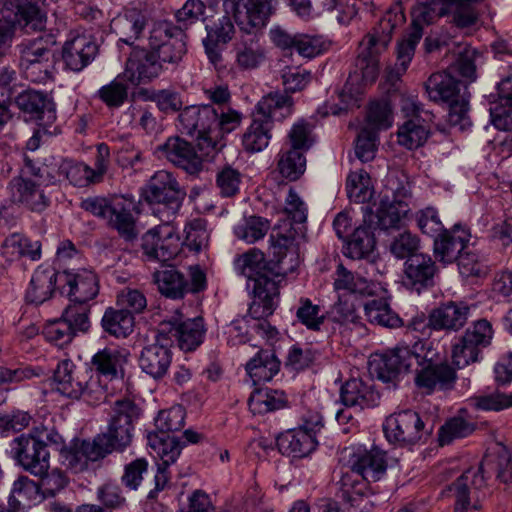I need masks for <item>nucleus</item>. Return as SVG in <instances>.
<instances>
[{
    "label": "nucleus",
    "instance_id": "obj_21",
    "mask_svg": "<svg viewBox=\"0 0 512 512\" xmlns=\"http://www.w3.org/2000/svg\"><path fill=\"white\" fill-rule=\"evenodd\" d=\"M470 238V231L459 224H455L451 229H445L434 238L435 259L444 265L455 262L467 249Z\"/></svg>",
    "mask_w": 512,
    "mask_h": 512
},
{
    "label": "nucleus",
    "instance_id": "obj_33",
    "mask_svg": "<svg viewBox=\"0 0 512 512\" xmlns=\"http://www.w3.org/2000/svg\"><path fill=\"white\" fill-rule=\"evenodd\" d=\"M456 380L455 370L448 364H429L422 368L416 375L417 387L427 394L435 390L451 389Z\"/></svg>",
    "mask_w": 512,
    "mask_h": 512
},
{
    "label": "nucleus",
    "instance_id": "obj_25",
    "mask_svg": "<svg viewBox=\"0 0 512 512\" xmlns=\"http://www.w3.org/2000/svg\"><path fill=\"white\" fill-rule=\"evenodd\" d=\"M15 104L26 120L42 121L46 116L51 123L56 118L53 103L44 92L24 90L15 97Z\"/></svg>",
    "mask_w": 512,
    "mask_h": 512
},
{
    "label": "nucleus",
    "instance_id": "obj_15",
    "mask_svg": "<svg viewBox=\"0 0 512 512\" xmlns=\"http://www.w3.org/2000/svg\"><path fill=\"white\" fill-rule=\"evenodd\" d=\"M420 363V356L407 345H397L369 362L370 372L383 382H392L408 372L414 364Z\"/></svg>",
    "mask_w": 512,
    "mask_h": 512
},
{
    "label": "nucleus",
    "instance_id": "obj_46",
    "mask_svg": "<svg viewBox=\"0 0 512 512\" xmlns=\"http://www.w3.org/2000/svg\"><path fill=\"white\" fill-rule=\"evenodd\" d=\"M236 63L242 70L258 68L266 59L265 48L256 36L242 38L235 47Z\"/></svg>",
    "mask_w": 512,
    "mask_h": 512
},
{
    "label": "nucleus",
    "instance_id": "obj_4",
    "mask_svg": "<svg viewBox=\"0 0 512 512\" xmlns=\"http://www.w3.org/2000/svg\"><path fill=\"white\" fill-rule=\"evenodd\" d=\"M406 21L401 5L389 8L379 19L372 30L367 33L360 43L358 65L364 76L375 77L379 56L392 40L394 32L401 28Z\"/></svg>",
    "mask_w": 512,
    "mask_h": 512
},
{
    "label": "nucleus",
    "instance_id": "obj_23",
    "mask_svg": "<svg viewBox=\"0 0 512 512\" xmlns=\"http://www.w3.org/2000/svg\"><path fill=\"white\" fill-rule=\"evenodd\" d=\"M404 285L417 293L434 286L438 272L435 261L428 254L412 255L405 263Z\"/></svg>",
    "mask_w": 512,
    "mask_h": 512
},
{
    "label": "nucleus",
    "instance_id": "obj_7",
    "mask_svg": "<svg viewBox=\"0 0 512 512\" xmlns=\"http://www.w3.org/2000/svg\"><path fill=\"white\" fill-rule=\"evenodd\" d=\"M186 197V191L180 186L171 172L157 171L150 179L144 193V198L150 204H155L156 215L171 219L179 211Z\"/></svg>",
    "mask_w": 512,
    "mask_h": 512
},
{
    "label": "nucleus",
    "instance_id": "obj_59",
    "mask_svg": "<svg viewBox=\"0 0 512 512\" xmlns=\"http://www.w3.org/2000/svg\"><path fill=\"white\" fill-rule=\"evenodd\" d=\"M346 191L349 199L355 203H365L372 197L369 174L360 169L351 172L347 177Z\"/></svg>",
    "mask_w": 512,
    "mask_h": 512
},
{
    "label": "nucleus",
    "instance_id": "obj_32",
    "mask_svg": "<svg viewBox=\"0 0 512 512\" xmlns=\"http://www.w3.org/2000/svg\"><path fill=\"white\" fill-rule=\"evenodd\" d=\"M333 287L339 295L373 296L378 285L339 264L334 272Z\"/></svg>",
    "mask_w": 512,
    "mask_h": 512
},
{
    "label": "nucleus",
    "instance_id": "obj_55",
    "mask_svg": "<svg viewBox=\"0 0 512 512\" xmlns=\"http://www.w3.org/2000/svg\"><path fill=\"white\" fill-rule=\"evenodd\" d=\"M79 381H82L81 398L90 405H97L107 398V383H103L101 377L87 368L79 373Z\"/></svg>",
    "mask_w": 512,
    "mask_h": 512
},
{
    "label": "nucleus",
    "instance_id": "obj_36",
    "mask_svg": "<svg viewBox=\"0 0 512 512\" xmlns=\"http://www.w3.org/2000/svg\"><path fill=\"white\" fill-rule=\"evenodd\" d=\"M499 102L494 103L489 111L491 123L498 130H512V73L497 85Z\"/></svg>",
    "mask_w": 512,
    "mask_h": 512
},
{
    "label": "nucleus",
    "instance_id": "obj_14",
    "mask_svg": "<svg viewBox=\"0 0 512 512\" xmlns=\"http://www.w3.org/2000/svg\"><path fill=\"white\" fill-rule=\"evenodd\" d=\"M149 45L162 62V66L165 63L178 64L186 53L183 31L167 22L158 23L153 27Z\"/></svg>",
    "mask_w": 512,
    "mask_h": 512
},
{
    "label": "nucleus",
    "instance_id": "obj_5",
    "mask_svg": "<svg viewBox=\"0 0 512 512\" xmlns=\"http://www.w3.org/2000/svg\"><path fill=\"white\" fill-rule=\"evenodd\" d=\"M140 416L139 407L130 399L114 402L108 421L107 431L95 436L98 446L107 454L122 452L132 442L134 422Z\"/></svg>",
    "mask_w": 512,
    "mask_h": 512
},
{
    "label": "nucleus",
    "instance_id": "obj_58",
    "mask_svg": "<svg viewBox=\"0 0 512 512\" xmlns=\"http://www.w3.org/2000/svg\"><path fill=\"white\" fill-rule=\"evenodd\" d=\"M475 424L461 415L447 420L439 430V443L441 446L449 445L452 441L472 434Z\"/></svg>",
    "mask_w": 512,
    "mask_h": 512
},
{
    "label": "nucleus",
    "instance_id": "obj_57",
    "mask_svg": "<svg viewBox=\"0 0 512 512\" xmlns=\"http://www.w3.org/2000/svg\"><path fill=\"white\" fill-rule=\"evenodd\" d=\"M456 261H458L459 271L464 277H483L489 272L487 259L474 248H470L469 245Z\"/></svg>",
    "mask_w": 512,
    "mask_h": 512
},
{
    "label": "nucleus",
    "instance_id": "obj_31",
    "mask_svg": "<svg viewBox=\"0 0 512 512\" xmlns=\"http://www.w3.org/2000/svg\"><path fill=\"white\" fill-rule=\"evenodd\" d=\"M279 452L292 458H304L317 447L315 435L309 434L299 428L281 433L276 439Z\"/></svg>",
    "mask_w": 512,
    "mask_h": 512
},
{
    "label": "nucleus",
    "instance_id": "obj_20",
    "mask_svg": "<svg viewBox=\"0 0 512 512\" xmlns=\"http://www.w3.org/2000/svg\"><path fill=\"white\" fill-rule=\"evenodd\" d=\"M99 46L94 35L78 34L65 42L62 49L63 61L70 70L80 72L94 61Z\"/></svg>",
    "mask_w": 512,
    "mask_h": 512
},
{
    "label": "nucleus",
    "instance_id": "obj_22",
    "mask_svg": "<svg viewBox=\"0 0 512 512\" xmlns=\"http://www.w3.org/2000/svg\"><path fill=\"white\" fill-rule=\"evenodd\" d=\"M491 459H484L478 470L468 469L449 486V491L455 497V512H471L479 510L481 506L478 503L470 504L469 487L480 488L484 484V473L486 468L493 465Z\"/></svg>",
    "mask_w": 512,
    "mask_h": 512
},
{
    "label": "nucleus",
    "instance_id": "obj_39",
    "mask_svg": "<svg viewBox=\"0 0 512 512\" xmlns=\"http://www.w3.org/2000/svg\"><path fill=\"white\" fill-rule=\"evenodd\" d=\"M94 437L92 441L83 440L69 450L62 451L66 465L75 472H80L88 467L89 461H98L108 454L99 447Z\"/></svg>",
    "mask_w": 512,
    "mask_h": 512
},
{
    "label": "nucleus",
    "instance_id": "obj_11",
    "mask_svg": "<svg viewBox=\"0 0 512 512\" xmlns=\"http://www.w3.org/2000/svg\"><path fill=\"white\" fill-rule=\"evenodd\" d=\"M153 277L160 293L172 299H180L187 293H198L206 288V276L199 266L189 268L190 280L172 266L155 271Z\"/></svg>",
    "mask_w": 512,
    "mask_h": 512
},
{
    "label": "nucleus",
    "instance_id": "obj_6",
    "mask_svg": "<svg viewBox=\"0 0 512 512\" xmlns=\"http://www.w3.org/2000/svg\"><path fill=\"white\" fill-rule=\"evenodd\" d=\"M385 437L390 443L401 447L424 444L433 432L421 416L413 410H403L386 418L383 424Z\"/></svg>",
    "mask_w": 512,
    "mask_h": 512
},
{
    "label": "nucleus",
    "instance_id": "obj_63",
    "mask_svg": "<svg viewBox=\"0 0 512 512\" xmlns=\"http://www.w3.org/2000/svg\"><path fill=\"white\" fill-rule=\"evenodd\" d=\"M269 230V223L262 217L250 216L242 224L235 227L234 233L238 239L254 243L262 239Z\"/></svg>",
    "mask_w": 512,
    "mask_h": 512
},
{
    "label": "nucleus",
    "instance_id": "obj_28",
    "mask_svg": "<svg viewBox=\"0 0 512 512\" xmlns=\"http://www.w3.org/2000/svg\"><path fill=\"white\" fill-rule=\"evenodd\" d=\"M134 202L124 196L112 197L110 214L107 216V224L115 229L121 237L133 240L137 237L136 219L132 214Z\"/></svg>",
    "mask_w": 512,
    "mask_h": 512
},
{
    "label": "nucleus",
    "instance_id": "obj_40",
    "mask_svg": "<svg viewBox=\"0 0 512 512\" xmlns=\"http://www.w3.org/2000/svg\"><path fill=\"white\" fill-rule=\"evenodd\" d=\"M56 38L53 34L44 32L36 38L24 40L18 45L20 64H30L38 61H50L53 57V47Z\"/></svg>",
    "mask_w": 512,
    "mask_h": 512
},
{
    "label": "nucleus",
    "instance_id": "obj_10",
    "mask_svg": "<svg viewBox=\"0 0 512 512\" xmlns=\"http://www.w3.org/2000/svg\"><path fill=\"white\" fill-rule=\"evenodd\" d=\"M216 108L212 105H192L185 107L179 114V129L182 133L196 137L199 149L206 155L215 151L214 144L210 143V137L214 138V124Z\"/></svg>",
    "mask_w": 512,
    "mask_h": 512
},
{
    "label": "nucleus",
    "instance_id": "obj_62",
    "mask_svg": "<svg viewBox=\"0 0 512 512\" xmlns=\"http://www.w3.org/2000/svg\"><path fill=\"white\" fill-rule=\"evenodd\" d=\"M283 213L286 218L282 221H289L291 226L305 227L304 224L307 220L308 208L306 203L293 188L289 189L285 198Z\"/></svg>",
    "mask_w": 512,
    "mask_h": 512
},
{
    "label": "nucleus",
    "instance_id": "obj_8",
    "mask_svg": "<svg viewBox=\"0 0 512 512\" xmlns=\"http://www.w3.org/2000/svg\"><path fill=\"white\" fill-rule=\"evenodd\" d=\"M494 331L486 319L474 321L453 345V363L460 369L480 360L483 349L493 339Z\"/></svg>",
    "mask_w": 512,
    "mask_h": 512
},
{
    "label": "nucleus",
    "instance_id": "obj_43",
    "mask_svg": "<svg viewBox=\"0 0 512 512\" xmlns=\"http://www.w3.org/2000/svg\"><path fill=\"white\" fill-rule=\"evenodd\" d=\"M280 370V361L271 350H259L246 364V371L254 384L270 381Z\"/></svg>",
    "mask_w": 512,
    "mask_h": 512
},
{
    "label": "nucleus",
    "instance_id": "obj_9",
    "mask_svg": "<svg viewBox=\"0 0 512 512\" xmlns=\"http://www.w3.org/2000/svg\"><path fill=\"white\" fill-rule=\"evenodd\" d=\"M163 222L148 230L141 238V250L146 261L167 262L180 251V238L172 219L159 216Z\"/></svg>",
    "mask_w": 512,
    "mask_h": 512
},
{
    "label": "nucleus",
    "instance_id": "obj_48",
    "mask_svg": "<svg viewBox=\"0 0 512 512\" xmlns=\"http://www.w3.org/2000/svg\"><path fill=\"white\" fill-rule=\"evenodd\" d=\"M427 119L416 117L408 119L398 129V143L409 149H416L422 146L430 135V127L427 125Z\"/></svg>",
    "mask_w": 512,
    "mask_h": 512
},
{
    "label": "nucleus",
    "instance_id": "obj_42",
    "mask_svg": "<svg viewBox=\"0 0 512 512\" xmlns=\"http://www.w3.org/2000/svg\"><path fill=\"white\" fill-rule=\"evenodd\" d=\"M83 371L84 369H76L69 359L61 361L54 372L56 390L68 398H81L83 390L82 381H79V373Z\"/></svg>",
    "mask_w": 512,
    "mask_h": 512
},
{
    "label": "nucleus",
    "instance_id": "obj_60",
    "mask_svg": "<svg viewBox=\"0 0 512 512\" xmlns=\"http://www.w3.org/2000/svg\"><path fill=\"white\" fill-rule=\"evenodd\" d=\"M58 173L75 186L83 187L89 183L99 182L92 168L83 163H75L72 160H63L59 165Z\"/></svg>",
    "mask_w": 512,
    "mask_h": 512
},
{
    "label": "nucleus",
    "instance_id": "obj_64",
    "mask_svg": "<svg viewBox=\"0 0 512 512\" xmlns=\"http://www.w3.org/2000/svg\"><path fill=\"white\" fill-rule=\"evenodd\" d=\"M116 150V161L122 168H134L141 161L142 152L128 136L112 139Z\"/></svg>",
    "mask_w": 512,
    "mask_h": 512
},
{
    "label": "nucleus",
    "instance_id": "obj_50",
    "mask_svg": "<svg viewBox=\"0 0 512 512\" xmlns=\"http://www.w3.org/2000/svg\"><path fill=\"white\" fill-rule=\"evenodd\" d=\"M242 122V114L230 107H219L216 109V119L214 128V138L210 137V143L214 144L215 151L219 150L223 144L221 143L225 134L236 130Z\"/></svg>",
    "mask_w": 512,
    "mask_h": 512
},
{
    "label": "nucleus",
    "instance_id": "obj_16",
    "mask_svg": "<svg viewBox=\"0 0 512 512\" xmlns=\"http://www.w3.org/2000/svg\"><path fill=\"white\" fill-rule=\"evenodd\" d=\"M85 311L82 306H67L60 319L46 324L43 331L45 338L56 346L63 347L69 344L78 332H87L90 321Z\"/></svg>",
    "mask_w": 512,
    "mask_h": 512
},
{
    "label": "nucleus",
    "instance_id": "obj_51",
    "mask_svg": "<svg viewBox=\"0 0 512 512\" xmlns=\"http://www.w3.org/2000/svg\"><path fill=\"white\" fill-rule=\"evenodd\" d=\"M305 230V227L302 226H291L289 221H281L273 229L270 235V242L274 255L278 257V261H280V258L285 255V251L293 245L298 237L304 236Z\"/></svg>",
    "mask_w": 512,
    "mask_h": 512
},
{
    "label": "nucleus",
    "instance_id": "obj_38",
    "mask_svg": "<svg viewBox=\"0 0 512 512\" xmlns=\"http://www.w3.org/2000/svg\"><path fill=\"white\" fill-rule=\"evenodd\" d=\"M148 21L146 12L138 8H129L112 21L114 29L121 35L120 41L132 45L137 40Z\"/></svg>",
    "mask_w": 512,
    "mask_h": 512
},
{
    "label": "nucleus",
    "instance_id": "obj_49",
    "mask_svg": "<svg viewBox=\"0 0 512 512\" xmlns=\"http://www.w3.org/2000/svg\"><path fill=\"white\" fill-rule=\"evenodd\" d=\"M148 444L161 460V465L169 466L179 457L182 444L181 439L165 434L149 433Z\"/></svg>",
    "mask_w": 512,
    "mask_h": 512
},
{
    "label": "nucleus",
    "instance_id": "obj_3",
    "mask_svg": "<svg viewBox=\"0 0 512 512\" xmlns=\"http://www.w3.org/2000/svg\"><path fill=\"white\" fill-rule=\"evenodd\" d=\"M293 100L286 93H270L257 104L253 120L242 137L244 149L250 153L264 150L271 139L275 119H283L291 114Z\"/></svg>",
    "mask_w": 512,
    "mask_h": 512
},
{
    "label": "nucleus",
    "instance_id": "obj_45",
    "mask_svg": "<svg viewBox=\"0 0 512 512\" xmlns=\"http://www.w3.org/2000/svg\"><path fill=\"white\" fill-rule=\"evenodd\" d=\"M133 314L127 309H115L109 307L105 310L101 319V327L104 332L115 338H126L134 329Z\"/></svg>",
    "mask_w": 512,
    "mask_h": 512
},
{
    "label": "nucleus",
    "instance_id": "obj_34",
    "mask_svg": "<svg viewBox=\"0 0 512 512\" xmlns=\"http://www.w3.org/2000/svg\"><path fill=\"white\" fill-rule=\"evenodd\" d=\"M379 398L374 387L359 378L346 381L340 391V399L346 407H357L360 410L376 406Z\"/></svg>",
    "mask_w": 512,
    "mask_h": 512
},
{
    "label": "nucleus",
    "instance_id": "obj_29",
    "mask_svg": "<svg viewBox=\"0 0 512 512\" xmlns=\"http://www.w3.org/2000/svg\"><path fill=\"white\" fill-rule=\"evenodd\" d=\"M470 308L462 302H447L433 309L429 323L434 330L458 331L467 322Z\"/></svg>",
    "mask_w": 512,
    "mask_h": 512
},
{
    "label": "nucleus",
    "instance_id": "obj_56",
    "mask_svg": "<svg viewBox=\"0 0 512 512\" xmlns=\"http://www.w3.org/2000/svg\"><path fill=\"white\" fill-rule=\"evenodd\" d=\"M40 493L38 484L28 477L23 476L14 482L9 502L14 507L26 508L29 507L31 503L42 499Z\"/></svg>",
    "mask_w": 512,
    "mask_h": 512
},
{
    "label": "nucleus",
    "instance_id": "obj_12",
    "mask_svg": "<svg viewBox=\"0 0 512 512\" xmlns=\"http://www.w3.org/2000/svg\"><path fill=\"white\" fill-rule=\"evenodd\" d=\"M204 332L201 317L183 320L182 315L177 314L160 323L158 336L162 340L177 342L182 351L189 352L195 350L202 343Z\"/></svg>",
    "mask_w": 512,
    "mask_h": 512
},
{
    "label": "nucleus",
    "instance_id": "obj_24",
    "mask_svg": "<svg viewBox=\"0 0 512 512\" xmlns=\"http://www.w3.org/2000/svg\"><path fill=\"white\" fill-rule=\"evenodd\" d=\"M158 150L167 160L189 174H196L202 170V157L191 143L178 136L168 138L164 144L158 147Z\"/></svg>",
    "mask_w": 512,
    "mask_h": 512
},
{
    "label": "nucleus",
    "instance_id": "obj_54",
    "mask_svg": "<svg viewBox=\"0 0 512 512\" xmlns=\"http://www.w3.org/2000/svg\"><path fill=\"white\" fill-rule=\"evenodd\" d=\"M277 169L282 177L289 181H296L303 175L306 169V158L303 152L297 149L280 151Z\"/></svg>",
    "mask_w": 512,
    "mask_h": 512
},
{
    "label": "nucleus",
    "instance_id": "obj_1",
    "mask_svg": "<svg viewBox=\"0 0 512 512\" xmlns=\"http://www.w3.org/2000/svg\"><path fill=\"white\" fill-rule=\"evenodd\" d=\"M234 267L237 273L247 278V286L253 291L254 301L249 311L256 315L262 306L261 315H271L279 295L277 265L267 262L260 250L252 248L235 259Z\"/></svg>",
    "mask_w": 512,
    "mask_h": 512
},
{
    "label": "nucleus",
    "instance_id": "obj_41",
    "mask_svg": "<svg viewBox=\"0 0 512 512\" xmlns=\"http://www.w3.org/2000/svg\"><path fill=\"white\" fill-rule=\"evenodd\" d=\"M129 352L126 349L104 348L99 350L91 359V369L100 377H117L127 363Z\"/></svg>",
    "mask_w": 512,
    "mask_h": 512
},
{
    "label": "nucleus",
    "instance_id": "obj_18",
    "mask_svg": "<svg viewBox=\"0 0 512 512\" xmlns=\"http://www.w3.org/2000/svg\"><path fill=\"white\" fill-rule=\"evenodd\" d=\"M343 459L351 472L362 477L366 482H377L386 473V453L379 448L370 450L356 448L345 449Z\"/></svg>",
    "mask_w": 512,
    "mask_h": 512
},
{
    "label": "nucleus",
    "instance_id": "obj_26",
    "mask_svg": "<svg viewBox=\"0 0 512 512\" xmlns=\"http://www.w3.org/2000/svg\"><path fill=\"white\" fill-rule=\"evenodd\" d=\"M46 0H10L5 3V9L14 12V20L20 26L34 31L45 28L47 13Z\"/></svg>",
    "mask_w": 512,
    "mask_h": 512
},
{
    "label": "nucleus",
    "instance_id": "obj_44",
    "mask_svg": "<svg viewBox=\"0 0 512 512\" xmlns=\"http://www.w3.org/2000/svg\"><path fill=\"white\" fill-rule=\"evenodd\" d=\"M287 405L288 399L283 391L269 388L254 390L248 399L250 411L259 415L286 408Z\"/></svg>",
    "mask_w": 512,
    "mask_h": 512
},
{
    "label": "nucleus",
    "instance_id": "obj_2",
    "mask_svg": "<svg viewBox=\"0 0 512 512\" xmlns=\"http://www.w3.org/2000/svg\"><path fill=\"white\" fill-rule=\"evenodd\" d=\"M252 20V11L243 9L242 0H221V8L216 17L205 25L207 36L203 39L205 53L213 65L216 66L222 61L220 45H225L232 39L235 32L234 22L248 35L266 25Z\"/></svg>",
    "mask_w": 512,
    "mask_h": 512
},
{
    "label": "nucleus",
    "instance_id": "obj_61",
    "mask_svg": "<svg viewBox=\"0 0 512 512\" xmlns=\"http://www.w3.org/2000/svg\"><path fill=\"white\" fill-rule=\"evenodd\" d=\"M366 126L373 131L386 130L393 124V112L387 101L371 102L366 114Z\"/></svg>",
    "mask_w": 512,
    "mask_h": 512
},
{
    "label": "nucleus",
    "instance_id": "obj_52",
    "mask_svg": "<svg viewBox=\"0 0 512 512\" xmlns=\"http://www.w3.org/2000/svg\"><path fill=\"white\" fill-rule=\"evenodd\" d=\"M367 320L382 327L397 328L402 324L400 317L392 311L383 299H373L364 305Z\"/></svg>",
    "mask_w": 512,
    "mask_h": 512
},
{
    "label": "nucleus",
    "instance_id": "obj_19",
    "mask_svg": "<svg viewBox=\"0 0 512 512\" xmlns=\"http://www.w3.org/2000/svg\"><path fill=\"white\" fill-rule=\"evenodd\" d=\"M162 71V62L153 49L133 47L126 61L124 77L133 85H138L157 78Z\"/></svg>",
    "mask_w": 512,
    "mask_h": 512
},
{
    "label": "nucleus",
    "instance_id": "obj_30",
    "mask_svg": "<svg viewBox=\"0 0 512 512\" xmlns=\"http://www.w3.org/2000/svg\"><path fill=\"white\" fill-rule=\"evenodd\" d=\"M39 184L24 177H13L9 182L11 199L26 205L31 211L42 212L49 205V198L39 189Z\"/></svg>",
    "mask_w": 512,
    "mask_h": 512
},
{
    "label": "nucleus",
    "instance_id": "obj_47",
    "mask_svg": "<svg viewBox=\"0 0 512 512\" xmlns=\"http://www.w3.org/2000/svg\"><path fill=\"white\" fill-rule=\"evenodd\" d=\"M3 255L10 261L28 257L35 261L41 257V244L31 241L22 234L14 233L7 237L2 244Z\"/></svg>",
    "mask_w": 512,
    "mask_h": 512
},
{
    "label": "nucleus",
    "instance_id": "obj_17",
    "mask_svg": "<svg viewBox=\"0 0 512 512\" xmlns=\"http://www.w3.org/2000/svg\"><path fill=\"white\" fill-rule=\"evenodd\" d=\"M61 293L69 297L70 304L79 308H85V315L89 317V301L94 299L98 292V279L94 272L90 270H80L77 273L64 271L60 274Z\"/></svg>",
    "mask_w": 512,
    "mask_h": 512
},
{
    "label": "nucleus",
    "instance_id": "obj_35",
    "mask_svg": "<svg viewBox=\"0 0 512 512\" xmlns=\"http://www.w3.org/2000/svg\"><path fill=\"white\" fill-rule=\"evenodd\" d=\"M426 92L434 102H449L466 92L467 86L448 71L432 74L425 83Z\"/></svg>",
    "mask_w": 512,
    "mask_h": 512
},
{
    "label": "nucleus",
    "instance_id": "obj_53",
    "mask_svg": "<svg viewBox=\"0 0 512 512\" xmlns=\"http://www.w3.org/2000/svg\"><path fill=\"white\" fill-rule=\"evenodd\" d=\"M375 247V238L369 226H360L354 230L347 241L344 254L352 259L369 256Z\"/></svg>",
    "mask_w": 512,
    "mask_h": 512
},
{
    "label": "nucleus",
    "instance_id": "obj_37",
    "mask_svg": "<svg viewBox=\"0 0 512 512\" xmlns=\"http://www.w3.org/2000/svg\"><path fill=\"white\" fill-rule=\"evenodd\" d=\"M60 274L53 268H37L26 292L27 301L39 305L50 299L57 282L60 283Z\"/></svg>",
    "mask_w": 512,
    "mask_h": 512
},
{
    "label": "nucleus",
    "instance_id": "obj_27",
    "mask_svg": "<svg viewBox=\"0 0 512 512\" xmlns=\"http://www.w3.org/2000/svg\"><path fill=\"white\" fill-rule=\"evenodd\" d=\"M172 352L162 338L158 336L155 343L145 346L139 357L141 370L155 380L164 377L171 365Z\"/></svg>",
    "mask_w": 512,
    "mask_h": 512
},
{
    "label": "nucleus",
    "instance_id": "obj_13",
    "mask_svg": "<svg viewBox=\"0 0 512 512\" xmlns=\"http://www.w3.org/2000/svg\"><path fill=\"white\" fill-rule=\"evenodd\" d=\"M10 453L18 465L33 475H43L50 468L49 451L31 433L15 437L10 443Z\"/></svg>",
    "mask_w": 512,
    "mask_h": 512
}]
</instances>
